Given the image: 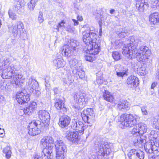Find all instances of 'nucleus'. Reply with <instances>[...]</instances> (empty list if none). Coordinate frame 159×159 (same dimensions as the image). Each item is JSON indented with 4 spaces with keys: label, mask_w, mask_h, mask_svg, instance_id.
<instances>
[{
    "label": "nucleus",
    "mask_w": 159,
    "mask_h": 159,
    "mask_svg": "<svg viewBox=\"0 0 159 159\" xmlns=\"http://www.w3.org/2000/svg\"><path fill=\"white\" fill-rule=\"evenodd\" d=\"M129 38L130 43L125 45L123 48V54L129 59L136 57L139 61H147L151 55L149 48L144 46L136 48L143 44L141 38L131 36Z\"/></svg>",
    "instance_id": "obj_1"
},
{
    "label": "nucleus",
    "mask_w": 159,
    "mask_h": 159,
    "mask_svg": "<svg viewBox=\"0 0 159 159\" xmlns=\"http://www.w3.org/2000/svg\"><path fill=\"white\" fill-rule=\"evenodd\" d=\"M83 34V41L88 46L87 49H89V53L98 54L100 50V45L96 39V34L94 32L84 31Z\"/></svg>",
    "instance_id": "obj_2"
},
{
    "label": "nucleus",
    "mask_w": 159,
    "mask_h": 159,
    "mask_svg": "<svg viewBox=\"0 0 159 159\" xmlns=\"http://www.w3.org/2000/svg\"><path fill=\"white\" fill-rule=\"evenodd\" d=\"M97 144L98 150L93 153L90 159H101L105 154H109L110 149L107 142L102 141Z\"/></svg>",
    "instance_id": "obj_3"
},
{
    "label": "nucleus",
    "mask_w": 159,
    "mask_h": 159,
    "mask_svg": "<svg viewBox=\"0 0 159 159\" xmlns=\"http://www.w3.org/2000/svg\"><path fill=\"white\" fill-rule=\"evenodd\" d=\"M53 139L50 136H45L41 139L40 143L44 147L43 149V153L44 154L49 153L50 156H53V151L54 150Z\"/></svg>",
    "instance_id": "obj_4"
},
{
    "label": "nucleus",
    "mask_w": 159,
    "mask_h": 159,
    "mask_svg": "<svg viewBox=\"0 0 159 159\" xmlns=\"http://www.w3.org/2000/svg\"><path fill=\"white\" fill-rule=\"evenodd\" d=\"M138 116L136 115H122L120 117V120L121 124L127 127H132L135 125Z\"/></svg>",
    "instance_id": "obj_5"
},
{
    "label": "nucleus",
    "mask_w": 159,
    "mask_h": 159,
    "mask_svg": "<svg viewBox=\"0 0 159 159\" xmlns=\"http://www.w3.org/2000/svg\"><path fill=\"white\" fill-rule=\"evenodd\" d=\"M74 98L76 103L73 106V107L76 111L79 110L87 105L88 99L85 94L75 93L74 95Z\"/></svg>",
    "instance_id": "obj_6"
},
{
    "label": "nucleus",
    "mask_w": 159,
    "mask_h": 159,
    "mask_svg": "<svg viewBox=\"0 0 159 159\" xmlns=\"http://www.w3.org/2000/svg\"><path fill=\"white\" fill-rule=\"evenodd\" d=\"M55 145L57 159H64L65 154L67 151V148L65 143L62 140L58 139L56 141Z\"/></svg>",
    "instance_id": "obj_7"
},
{
    "label": "nucleus",
    "mask_w": 159,
    "mask_h": 159,
    "mask_svg": "<svg viewBox=\"0 0 159 159\" xmlns=\"http://www.w3.org/2000/svg\"><path fill=\"white\" fill-rule=\"evenodd\" d=\"M43 126L41 124V121L39 120L31 122L28 125L29 134L33 136L38 134L40 132V129Z\"/></svg>",
    "instance_id": "obj_8"
},
{
    "label": "nucleus",
    "mask_w": 159,
    "mask_h": 159,
    "mask_svg": "<svg viewBox=\"0 0 159 159\" xmlns=\"http://www.w3.org/2000/svg\"><path fill=\"white\" fill-rule=\"evenodd\" d=\"M25 78L21 73H18L16 70V68L13 66L11 67V83L13 84L14 86V84L16 85H19L21 80H24Z\"/></svg>",
    "instance_id": "obj_9"
},
{
    "label": "nucleus",
    "mask_w": 159,
    "mask_h": 159,
    "mask_svg": "<svg viewBox=\"0 0 159 159\" xmlns=\"http://www.w3.org/2000/svg\"><path fill=\"white\" fill-rule=\"evenodd\" d=\"M83 120L88 123H93L95 121V115L92 108H88L84 110L83 115L82 114Z\"/></svg>",
    "instance_id": "obj_10"
},
{
    "label": "nucleus",
    "mask_w": 159,
    "mask_h": 159,
    "mask_svg": "<svg viewBox=\"0 0 159 159\" xmlns=\"http://www.w3.org/2000/svg\"><path fill=\"white\" fill-rule=\"evenodd\" d=\"M38 117L41 120V124L45 127H47L50 123V115L44 110H40L38 113Z\"/></svg>",
    "instance_id": "obj_11"
},
{
    "label": "nucleus",
    "mask_w": 159,
    "mask_h": 159,
    "mask_svg": "<svg viewBox=\"0 0 159 159\" xmlns=\"http://www.w3.org/2000/svg\"><path fill=\"white\" fill-rule=\"evenodd\" d=\"M27 84L30 88V91L38 96L40 94V92L38 87L39 84L38 82L31 76L27 82Z\"/></svg>",
    "instance_id": "obj_12"
},
{
    "label": "nucleus",
    "mask_w": 159,
    "mask_h": 159,
    "mask_svg": "<svg viewBox=\"0 0 159 159\" xmlns=\"http://www.w3.org/2000/svg\"><path fill=\"white\" fill-rule=\"evenodd\" d=\"M147 125L143 123H139L136 124L132 130L131 133L133 135L138 136L146 133L147 130Z\"/></svg>",
    "instance_id": "obj_13"
},
{
    "label": "nucleus",
    "mask_w": 159,
    "mask_h": 159,
    "mask_svg": "<svg viewBox=\"0 0 159 159\" xmlns=\"http://www.w3.org/2000/svg\"><path fill=\"white\" fill-rule=\"evenodd\" d=\"M66 139L69 142L72 143H78L80 140V137L77 132L70 130H67L65 134Z\"/></svg>",
    "instance_id": "obj_14"
},
{
    "label": "nucleus",
    "mask_w": 159,
    "mask_h": 159,
    "mask_svg": "<svg viewBox=\"0 0 159 159\" xmlns=\"http://www.w3.org/2000/svg\"><path fill=\"white\" fill-rule=\"evenodd\" d=\"M25 91L18 92L16 94V99L20 104H22L27 102L30 100L29 94L25 93Z\"/></svg>",
    "instance_id": "obj_15"
},
{
    "label": "nucleus",
    "mask_w": 159,
    "mask_h": 159,
    "mask_svg": "<svg viewBox=\"0 0 159 159\" xmlns=\"http://www.w3.org/2000/svg\"><path fill=\"white\" fill-rule=\"evenodd\" d=\"M128 156L129 159H144V153L142 151L132 149L128 153Z\"/></svg>",
    "instance_id": "obj_16"
},
{
    "label": "nucleus",
    "mask_w": 159,
    "mask_h": 159,
    "mask_svg": "<svg viewBox=\"0 0 159 159\" xmlns=\"http://www.w3.org/2000/svg\"><path fill=\"white\" fill-rule=\"evenodd\" d=\"M70 118L68 116L64 115L61 116L59 119V125L62 128L67 127L70 124Z\"/></svg>",
    "instance_id": "obj_17"
},
{
    "label": "nucleus",
    "mask_w": 159,
    "mask_h": 159,
    "mask_svg": "<svg viewBox=\"0 0 159 159\" xmlns=\"http://www.w3.org/2000/svg\"><path fill=\"white\" fill-rule=\"evenodd\" d=\"M24 25L23 23L20 21H18L17 22L16 25H15L12 30L11 37V39L14 40L15 38L16 37L18 32H21L22 30Z\"/></svg>",
    "instance_id": "obj_18"
},
{
    "label": "nucleus",
    "mask_w": 159,
    "mask_h": 159,
    "mask_svg": "<svg viewBox=\"0 0 159 159\" xmlns=\"http://www.w3.org/2000/svg\"><path fill=\"white\" fill-rule=\"evenodd\" d=\"M37 104L36 102H33L27 105L23 110L24 113L28 115L32 114L36 108Z\"/></svg>",
    "instance_id": "obj_19"
},
{
    "label": "nucleus",
    "mask_w": 159,
    "mask_h": 159,
    "mask_svg": "<svg viewBox=\"0 0 159 159\" xmlns=\"http://www.w3.org/2000/svg\"><path fill=\"white\" fill-rule=\"evenodd\" d=\"M126 82L129 86L131 88L137 86L139 83L138 78L134 75L129 76Z\"/></svg>",
    "instance_id": "obj_20"
},
{
    "label": "nucleus",
    "mask_w": 159,
    "mask_h": 159,
    "mask_svg": "<svg viewBox=\"0 0 159 159\" xmlns=\"http://www.w3.org/2000/svg\"><path fill=\"white\" fill-rule=\"evenodd\" d=\"M145 0H136V7L139 12H143L149 7L148 3Z\"/></svg>",
    "instance_id": "obj_21"
},
{
    "label": "nucleus",
    "mask_w": 159,
    "mask_h": 159,
    "mask_svg": "<svg viewBox=\"0 0 159 159\" xmlns=\"http://www.w3.org/2000/svg\"><path fill=\"white\" fill-rule=\"evenodd\" d=\"M12 3L13 9L16 11H18L25 4L24 0H14Z\"/></svg>",
    "instance_id": "obj_22"
},
{
    "label": "nucleus",
    "mask_w": 159,
    "mask_h": 159,
    "mask_svg": "<svg viewBox=\"0 0 159 159\" xmlns=\"http://www.w3.org/2000/svg\"><path fill=\"white\" fill-rule=\"evenodd\" d=\"M54 106L57 109L60 110V112L64 113L67 111L66 108L64 106V102L60 99L57 100L55 103Z\"/></svg>",
    "instance_id": "obj_23"
},
{
    "label": "nucleus",
    "mask_w": 159,
    "mask_h": 159,
    "mask_svg": "<svg viewBox=\"0 0 159 159\" xmlns=\"http://www.w3.org/2000/svg\"><path fill=\"white\" fill-rule=\"evenodd\" d=\"M62 50V53L65 56L70 57L73 54V50L72 49L69 45H65L61 48Z\"/></svg>",
    "instance_id": "obj_24"
},
{
    "label": "nucleus",
    "mask_w": 159,
    "mask_h": 159,
    "mask_svg": "<svg viewBox=\"0 0 159 159\" xmlns=\"http://www.w3.org/2000/svg\"><path fill=\"white\" fill-rule=\"evenodd\" d=\"M149 20L153 24L159 23V13L154 12L150 14Z\"/></svg>",
    "instance_id": "obj_25"
},
{
    "label": "nucleus",
    "mask_w": 159,
    "mask_h": 159,
    "mask_svg": "<svg viewBox=\"0 0 159 159\" xmlns=\"http://www.w3.org/2000/svg\"><path fill=\"white\" fill-rule=\"evenodd\" d=\"M54 65L58 68L63 67L66 64V62L61 57L57 58L53 61Z\"/></svg>",
    "instance_id": "obj_26"
},
{
    "label": "nucleus",
    "mask_w": 159,
    "mask_h": 159,
    "mask_svg": "<svg viewBox=\"0 0 159 159\" xmlns=\"http://www.w3.org/2000/svg\"><path fill=\"white\" fill-rule=\"evenodd\" d=\"M117 106L120 110L122 111L127 110L129 109V107L126 101H122L119 102Z\"/></svg>",
    "instance_id": "obj_27"
},
{
    "label": "nucleus",
    "mask_w": 159,
    "mask_h": 159,
    "mask_svg": "<svg viewBox=\"0 0 159 159\" xmlns=\"http://www.w3.org/2000/svg\"><path fill=\"white\" fill-rule=\"evenodd\" d=\"M69 64L72 69V72H73L74 70L78 69L80 66V65L78 64L77 60L75 58L72 59L70 60L69 62Z\"/></svg>",
    "instance_id": "obj_28"
},
{
    "label": "nucleus",
    "mask_w": 159,
    "mask_h": 159,
    "mask_svg": "<svg viewBox=\"0 0 159 159\" xmlns=\"http://www.w3.org/2000/svg\"><path fill=\"white\" fill-rule=\"evenodd\" d=\"M103 97L105 100L110 102H113L114 99L113 96L107 90H105L104 92Z\"/></svg>",
    "instance_id": "obj_29"
},
{
    "label": "nucleus",
    "mask_w": 159,
    "mask_h": 159,
    "mask_svg": "<svg viewBox=\"0 0 159 159\" xmlns=\"http://www.w3.org/2000/svg\"><path fill=\"white\" fill-rule=\"evenodd\" d=\"M120 68H121L120 65H118L116 66L115 67V70L116 72V75L118 77H121L122 78L126 74L127 70H121Z\"/></svg>",
    "instance_id": "obj_30"
},
{
    "label": "nucleus",
    "mask_w": 159,
    "mask_h": 159,
    "mask_svg": "<svg viewBox=\"0 0 159 159\" xmlns=\"http://www.w3.org/2000/svg\"><path fill=\"white\" fill-rule=\"evenodd\" d=\"M53 156H50L49 153L44 154L43 153V151L41 154V156L38 154L35 155L34 156V159H52Z\"/></svg>",
    "instance_id": "obj_31"
},
{
    "label": "nucleus",
    "mask_w": 159,
    "mask_h": 159,
    "mask_svg": "<svg viewBox=\"0 0 159 159\" xmlns=\"http://www.w3.org/2000/svg\"><path fill=\"white\" fill-rule=\"evenodd\" d=\"M82 67H80L79 68L76 69V70H74L73 71V74L77 75L80 78H83L85 76V72L82 69Z\"/></svg>",
    "instance_id": "obj_32"
},
{
    "label": "nucleus",
    "mask_w": 159,
    "mask_h": 159,
    "mask_svg": "<svg viewBox=\"0 0 159 159\" xmlns=\"http://www.w3.org/2000/svg\"><path fill=\"white\" fill-rule=\"evenodd\" d=\"M63 81L65 84L69 85H70L74 81L72 76L70 74H69L63 79Z\"/></svg>",
    "instance_id": "obj_33"
},
{
    "label": "nucleus",
    "mask_w": 159,
    "mask_h": 159,
    "mask_svg": "<svg viewBox=\"0 0 159 159\" xmlns=\"http://www.w3.org/2000/svg\"><path fill=\"white\" fill-rule=\"evenodd\" d=\"M68 45L73 50L75 51L76 50L77 47L79 45V43L76 40L72 39L70 40Z\"/></svg>",
    "instance_id": "obj_34"
},
{
    "label": "nucleus",
    "mask_w": 159,
    "mask_h": 159,
    "mask_svg": "<svg viewBox=\"0 0 159 159\" xmlns=\"http://www.w3.org/2000/svg\"><path fill=\"white\" fill-rule=\"evenodd\" d=\"M85 128V127L84 126L83 122L81 121H78V126L77 127L75 132L80 133H83Z\"/></svg>",
    "instance_id": "obj_35"
},
{
    "label": "nucleus",
    "mask_w": 159,
    "mask_h": 159,
    "mask_svg": "<svg viewBox=\"0 0 159 159\" xmlns=\"http://www.w3.org/2000/svg\"><path fill=\"white\" fill-rule=\"evenodd\" d=\"M149 137L151 138L154 139L155 140L157 141L159 139V134L157 131L152 130L149 134Z\"/></svg>",
    "instance_id": "obj_36"
},
{
    "label": "nucleus",
    "mask_w": 159,
    "mask_h": 159,
    "mask_svg": "<svg viewBox=\"0 0 159 159\" xmlns=\"http://www.w3.org/2000/svg\"><path fill=\"white\" fill-rule=\"evenodd\" d=\"M37 2V0H31L30 2L28 3V8L30 11L34 10Z\"/></svg>",
    "instance_id": "obj_37"
},
{
    "label": "nucleus",
    "mask_w": 159,
    "mask_h": 159,
    "mask_svg": "<svg viewBox=\"0 0 159 159\" xmlns=\"http://www.w3.org/2000/svg\"><path fill=\"white\" fill-rule=\"evenodd\" d=\"M152 121L153 127L159 130V117H154Z\"/></svg>",
    "instance_id": "obj_38"
},
{
    "label": "nucleus",
    "mask_w": 159,
    "mask_h": 159,
    "mask_svg": "<svg viewBox=\"0 0 159 159\" xmlns=\"http://www.w3.org/2000/svg\"><path fill=\"white\" fill-rule=\"evenodd\" d=\"M86 53H89V54L86 56L85 57V59L86 61L92 62L94 60V56H91V55H96L97 54H90L89 53V49H87V50L86 51Z\"/></svg>",
    "instance_id": "obj_39"
},
{
    "label": "nucleus",
    "mask_w": 159,
    "mask_h": 159,
    "mask_svg": "<svg viewBox=\"0 0 159 159\" xmlns=\"http://www.w3.org/2000/svg\"><path fill=\"white\" fill-rule=\"evenodd\" d=\"M104 16H100V17L99 18V19H98V24L100 26V29L99 31V34L100 36H101L102 34V21L104 20Z\"/></svg>",
    "instance_id": "obj_40"
},
{
    "label": "nucleus",
    "mask_w": 159,
    "mask_h": 159,
    "mask_svg": "<svg viewBox=\"0 0 159 159\" xmlns=\"http://www.w3.org/2000/svg\"><path fill=\"white\" fill-rule=\"evenodd\" d=\"M78 121L76 119L73 120L71 123L70 127L73 130H75L77 129V127L78 126Z\"/></svg>",
    "instance_id": "obj_41"
},
{
    "label": "nucleus",
    "mask_w": 159,
    "mask_h": 159,
    "mask_svg": "<svg viewBox=\"0 0 159 159\" xmlns=\"http://www.w3.org/2000/svg\"><path fill=\"white\" fill-rule=\"evenodd\" d=\"M3 153L5 154L6 157L7 159L10 158V147L7 146L3 150Z\"/></svg>",
    "instance_id": "obj_42"
},
{
    "label": "nucleus",
    "mask_w": 159,
    "mask_h": 159,
    "mask_svg": "<svg viewBox=\"0 0 159 159\" xmlns=\"http://www.w3.org/2000/svg\"><path fill=\"white\" fill-rule=\"evenodd\" d=\"M112 56L114 59L116 61H118L121 58L120 54L117 51L113 52Z\"/></svg>",
    "instance_id": "obj_43"
},
{
    "label": "nucleus",
    "mask_w": 159,
    "mask_h": 159,
    "mask_svg": "<svg viewBox=\"0 0 159 159\" xmlns=\"http://www.w3.org/2000/svg\"><path fill=\"white\" fill-rule=\"evenodd\" d=\"M137 142L139 143L144 144L146 143V137L142 135L141 136H137Z\"/></svg>",
    "instance_id": "obj_44"
},
{
    "label": "nucleus",
    "mask_w": 159,
    "mask_h": 159,
    "mask_svg": "<svg viewBox=\"0 0 159 159\" xmlns=\"http://www.w3.org/2000/svg\"><path fill=\"white\" fill-rule=\"evenodd\" d=\"M65 28L66 31L69 32L71 33H75V28L70 25H68L66 26Z\"/></svg>",
    "instance_id": "obj_45"
},
{
    "label": "nucleus",
    "mask_w": 159,
    "mask_h": 159,
    "mask_svg": "<svg viewBox=\"0 0 159 159\" xmlns=\"http://www.w3.org/2000/svg\"><path fill=\"white\" fill-rule=\"evenodd\" d=\"M44 21L42 11H40L39 12L38 21L39 23H42Z\"/></svg>",
    "instance_id": "obj_46"
},
{
    "label": "nucleus",
    "mask_w": 159,
    "mask_h": 159,
    "mask_svg": "<svg viewBox=\"0 0 159 159\" xmlns=\"http://www.w3.org/2000/svg\"><path fill=\"white\" fill-rule=\"evenodd\" d=\"M151 4L153 8H157L159 7V0H153L151 1Z\"/></svg>",
    "instance_id": "obj_47"
},
{
    "label": "nucleus",
    "mask_w": 159,
    "mask_h": 159,
    "mask_svg": "<svg viewBox=\"0 0 159 159\" xmlns=\"http://www.w3.org/2000/svg\"><path fill=\"white\" fill-rule=\"evenodd\" d=\"M141 109L142 112V114L143 115L146 116L148 115V112L147 111V108L146 107H141Z\"/></svg>",
    "instance_id": "obj_48"
},
{
    "label": "nucleus",
    "mask_w": 159,
    "mask_h": 159,
    "mask_svg": "<svg viewBox=\"0 0 159 159\" xmlns=\"http://www.w3.org/2000/svg\"><path fill=\"white\" fill-rule=\"evenodd\" d=\"M103 78L102 76L98 77L97 79V82L98 84H101L103 83Z\"/></svg>",
    "instance_id": "obj_49"
},
{
    "label": "nucleus",
    "mask_w": 159,
    "mask_h": 159,
    "mask_svg": "<svg viewBox=\"0 0 159 159\" xmlns=\"http://www.w3.org/2000/svg\"><path fill=\"white\" fill-rule=\"evenodd\" d=\"M118 35L121 38H123L126 35V33L125 31H121V32H118L117 33Z\"/></svg>",
    "instance_id": "obj_50"
},
{
    "label": "nucleus",
    "mask_w": 159,
    "mask_h": 159,
    "mask_svg": "<svg viewBox=\"0 0 159 159\" xmlns=\"http://www.w3.org/2000/svg\"><path fill=\"white\" fill-rule=\"evenodd\" d=\"M11 19L13 20H16L17 19L16 15L14 13H11Z\"/></svg>",
    "instance_id": "obj_51"
},
{
    "label": "nucleus",
    "mask_w": 159,
    "mask_h": 159,
    "mask_svg": "<svg viewBox=\"0 0 159 159\" xmlns=\"http://www.w3.org/2000/svg\"><path fill=\"white\" fill-rule=\"evenodd\" d=\"M65 23V22L64 21V20H62L60 22L58 23L59 25L60 26V28H61L62 27L65 28V27L66 26L64 25Z\"/></svg>",
    "instance_id": "obj_52"
},
{
    "label": "nucleus",
    "mask_w": 159,
    "mask_h": 159,
    "mask_svg": "<svg viewBox=\"0 0 159 159\" xmlns=\"http://www.w3.org/2000/svg\"><path fill=\"white\" fill-rule=\"evenodd\" d=\"M7 73H3L2 74V77L3 79H9V76L7 75Z\"/></svg>",
    "instance_id": "obj_53"
},
{
    "label": "nucleus",
    "mask_w": 159,
    "mask_h": 159,
    "mask_svg": "<svg viewBox=\"0 0 159 159\" xmlns=\"http://www.w3.org/2000/svg\"><path fill=\"white\" fill-rule=\"evenodd\" d=\"M50 77L49 76H46L45 78V82L48 84L49 82Z\"/></svg>",
    "instance_id": "obj_54"
},
{
    "label": "nucleus",
    "mask_w": 159,
    "mask_h": 159,
    "mask_svg": "<svg viewBox=\"0 0 159 159\" xmlns=\"http://www.w3.org/2000/svg\"><path fill=\"white\" fill-rule=\"evenodd\" d=\"M4 132V131L3 129H2L1 128H0V137H3L4 135L3 133Z\"/></svg>",
    "instance_id": "obj_55"
},
{
    "label": "nucleus",
    "mask_w": 159,
    "mask_h": 159,
    "mask_svg": "<svg viewBox=\"0 0 159 159\" xmlns=\"http://www.w3.org/2000/svg\"><path fill=\"white\" fill-rule=\"evenodd\" d=\"M157 84V82H153L151 85V89H154V88L156 86Z\"/></svg>",
    "instance_id": "obj_56"
},
{
    "label": "nucleus",
    "mask_w": 159,
    "mask_h": 159,
    "mask_svg": "<svg viewBox=\"0 0 159 159\" xmlns=\"http://www.w3.org/2000/svg\"><path fill=\"white\" fill-rule=\"evenodd\" d=\"M5 98L4 97L0 95V103H1L4 101Z\"/></svg>",
    "instance_id": "obj_57"
},
{
    "label": "nucleus",
    "mask_w": 159,
    "mask_h": 159,
    "mask_svg": "<svg viewBox=\"0 0 159 159\" xmlns=\"http://www.w3.org/2000/svg\"><path fill=\"white\" fill-rule=\"evenodd\" d=\"M53 91L55 94H57L59 92L58 89L57 87L54 88Z\"/></svg>",
    "instance_id": "obj_58"
},
{
    "label": "nucleus",
    "mask_w": 159,
    "mask_h": 159,
    "mask_svg": "<svg viewBox=\"0 0 159 159\" xmlns=\"http://www.w3.org/2000/svg\"><path fill=\"white\" fill-rule=\"evenodd\" d=\"M72 20L73 22H74V25H78L79 22L77 20L74 19H73Z\"/></svg>",
    "instance_id": "obj_59"
},
{
    "label": "nucleus",
    "mask_w": 159,
    "mask_h": 159,
    "mask_svg": "<svg viewBox=\"0 0 159 159\" xmlns=\"http://www.w3.org/2000/svg\"><path fill=\"white\" fill-rule=\"evenodd\" d=\"M59 28H60V26L59 25L58 23L57 25H55L54 26V28L56 29L58 31H59Z\"/></svg>",
    "instance_id": "obj_60"
},
{
    "label": "nucleus",
    "mask_w": 159,
    "mask_h": 159,
    "mask_svg": "<svg viewBox=\"0 0 159 159\" xmlns=\"http://www.w3.org/2000/svg\"><path fill=\"white\" fill-rule=\"evenodd\" d=\"M156 79L159 81V71L157 72L156 74Z\"/></svg>",
    "instance_id": "obj_61"
},
{
    "label": "nucleus",
    "mask_w": 159,
    "mask_h": 159,
    "mask_svg": "<svg viewBox=\"0 0 159 159\" xmlns=\"http://www.w3.org/2000/svg\"><path fill=\"white\" fill-rule=\"evenodd\" d=\"M115 10L114 9H112L110 10V12L111 14H113V13L115 12Z\"/></svg>",
    "instance_id": "obj_62"
},
{
    "label": "nucleus",
    "mask_w": 159,
    "mask_h": 159,
    "mask_svg": "<svg viewBox=\"0 0 159 159\" xmlns=\"http://www.w3.org/2000/svg\"><path fill=\"white\" fill-rule=\"evenodd\" d=\"M78 19L80 21H82L83 20V18L82 16H78L77 17Z\"/></svg>",
    "instance_id": "obj_63"
},
{
    "label": "nucleus",
    "mask_w": 159,
    "mask_h": 159,
    "mask_svg": "<svg viewBox=\"0 0 159 159\" xmlns=\"http://www.w3.org/2000/svg\"><path fill=\"white\" fill-rule=\"evenodd\" d=\"M154 89H151V95L154 94Z\"/></svg>",
    "instance_id": "obj_64"
}]
</instances>
